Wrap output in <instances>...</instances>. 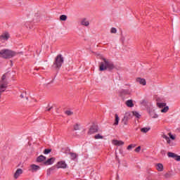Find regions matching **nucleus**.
<instances>
[{"instance_id": "nucleus-1", "label": "nucleus", "mask_w": 180, "mask_h": 180, "mask_svg": "<svg viewBox=\"0 0 180 180\" xmlns=\"http://www.w3.org/2000/svg\"><path fill=\"white\" fill-rule=\"evenodd\" d=\"M104 63H100V71H106V70H109V71H112V70L115 69V65L113 63L106 60V58H103Z\"/></svg>"}, {"instance_id": "nucleus-27", "label": "nucleus", "mask_w": 180, "mask_h": 180, "mask_svg": "<svg viewBox=\"0 0 180 180\" xmlns=\"http://www.w3.org/2000/svg\"><path fill=\"white\" fill-rule=\"evenodd\" d=\"M132 115L134 116H135V117H137L138 119H139V117L141 116L140 114L138 112H136V111L132 112Z\"/></svg>"}, {"instance_id": "nucleus-32", "label": "nucleus", "mask_w": 180, "mask_h": 180, "mask_svg": "<svg viewBox=\"0 0 180 180\" xmlns=\"http://www.w3.org/2000/svg\"><path fill=\"white\" fill-rule=\"evenodd\" d=\"M168 136H169V139H171V140H175V139H176L175 136L172 135V134H171V132H169L168 134Z\"/></svg>"}, {"instance_id": "nucleus-23", "label": "nucleus", "mask_w": 180, "mask_h": 180, "mask_svg": "<svg viewBox=\"0 0 180 180\" xmlns=\"http://www.w3.org/2000/svg\"><path fill=\"white\" fill-rule=\"evenodd\" d=\"M79 124L76 123L73 125V130H75V131H77V130H79Z\"/></svg>"}, {"instance_id": "nucleus-3", "label": "nucleus", "mask_w": 180, "mask_h": 180, "mask_svg": "<svg viewBox=\"0 0 180 180\" xmlns=\"http://www.w3.org/2000/svg\"><path fill=\"white\" fill-rule=\"evenodd\" d=\"M8 88V79H6V75H3L1 79L0 80V99L2 94L6 91Z\"/></svg>"}, {"instance_id": "nucleus-7", "label": "nucleus", "mask_w": 180, "mask_h": 180, "mask_svg": "<svg viewBox=\"0 0 180 180\" xmlns=\"http://www.w3.org/2000/svg\"><path fill=\"white\" fill-rule=\"evenodd\" d=\"M39 169H40V166L36 165H31L30 166L29 171H31V172H37V171H39Z\"/></svg>"}, {"instance_id": "nucleus-25", "label": "nucleus", "mask_w": 180, "mask_h": 180, "mask_svg": "<svg viewBox=\"0 0 180 180\" xmlns=\"http://www.w3.org/2000/svg\"><path fill=\"white\" fill-rule=\"evenodd\" d=\"M158 108H165V106H167V103H157Z\"/></svg>"}, {"instance_id": "nucleus-20", "label": "nucleus", "mask_w": 180, "mask_h": 180, "mask_svg": "<svg viewBox=\"0 0 180 180\" xmlns=\"http://www.w3.org/2000/svg\"><path fill=\"white\" fill-rule=\"evenodd\" d=\"M150 129L151 128L150 127H143L141 129V133L146 134V133H148V131H150Z\"/></svg>"}, {"instance_id": "nucleus-34", "label": "nucleus", "mask_w": 180, "mask_h": 180, "mask_svg": "<svg viewBox=\"0 0 180 180\" xmlns=\"http://www.w3.org/2000/svg\"><path fill=\"white\" fill-rule=\"evenodd\" d=\"M134 147H136V146L131 144L127 146V150H131V148H134Z\"/></svg>"}, {"instance_id": "nucleus-18", "label": "nucleus", "mask_w": 180, "mask_h": 180, "mask_svg": "<svg viewBox=\"0 0 180 180\" xmlns=\"http://www.w3.org/2000/svg\"><path fill=\"white\" fill-rule=\"evenodd\" d=\"M126 105L128 106V108H133L134 106V104L133 103V101L128 100L126 101Z\"/></svg>"}, {"instance_id": "nucleus-26", "label": "nucleus", "mask_w": 180, "mask_h": 180, "mask_svg": "<svg viewBox=\"0 0 180 180\" xmlns=\"http://www.w3.org/2000/svg\"><path fill=\"white\" fill-rule=\"evenodd\" d=\"M94 139H95L96 140L102 139H103V136H102V135L98 134H96V135L94 136Z\"/></svg>"}, {"instance_id": "nucleus-2", "label": "nucleus", "mask_w": 180, "mask_h": 180, "mask_svg": "<svg viewBox=\"0 0 180 180\" xmlns=\"http://www.w3.org/2000/svg\"><path fill=\"white\" fill-rule=\"evenodd\" d=\"M16 54L17 53L15 51H12L11 49H2L0 51V57L1 58H12V57H15Z\"/></svg>"}, {"instance_id": "nucleus-22", "label": "nucleus", "mask_w": 180, "mask_h": 180, "mask_svg": "<svg viewBox=\"0 0 180 180\" xmlns=\"http://www.w3.org/2000/svg\"><path fill=\"white\" fill-rule=\"evenodd\" d=\"M119 115L117 114H115V122L114 123L115 126H117V124H119Z\"/></svg>"}, {"instance_id": "nucleus-6", "label": "nucleus", "mask_w": 180, "mask_h": 180, "mask_svg": "<svg viewBox=\"0 0 180 180\" xmlns=\"http://www.w3.org/2000/svg\"><path fill=\"white\" fill-rule=\"evenodd\" d=\"M10 37L9 33L4 32L3 34L0 36V41H5L8 40Z\"/></svg>"}, {"instance_id": "nucleus-21", "label": "nucleus", "mask_w": 180, "mask_h": 180, "mask_svg": "<svg viewBox=\"0 0 180 180\" xmlns=\"http://www.w3.org/2000/svg\"><path fill=\"white\" fill-rule=\"evenodd\" d=\"M81 23L83 26H89V21L86 19L82 20Z\"/></svg>"}, {"instance_id": "nucleus-15", "label": "nucleus", "mask_w": 180, "mask_h": 180, "mask_svg": "<svg viewBox=\"0 0 180 180\" xmlns=\"http://www.w3.org/2000/svg\"><path fill=\"white\" fill-rule=\"evenodd\" d=\"M56 161V158H51L48 159L45 162V165H51L54 162Z\"/></svg>"}, {"instance_id": "nucleus-17", "label": "nucleus", "mask_w": 180, "mask_h": 180, "mask_svg": "<svg viewBox=\"0 0 180 180\" xmlns=\"http://www.w3.org/2000/svg\"><path fill=\"white\" fill-rule=\"evenodd\" d=\"M43 161H46V156L41 155L37 158V162H43Z\"/></svg>"}, {"instance_id": "nucleus-28", "label": "nucleus", "mask_w": 180, "mask_h": 180, "mask_svg": "<svg viewBox=\"0 0 180 180\" xmlns=\"http://www.w3.org/2000/svg\"><path fill=\"white\" fill-rule=\"evenodd\" d=\"M65 115H67L68 116H72V115H74V112L71 110H67L65 111Z\"/></svg>"}, {"instance_id": "nucleus-12", "label": "nucleus", "mask_w": 180, "mask_h": 180, "mask_svg": "<svg viewBox=\"0 0 180 180\" xmlns=\"http://www.w3.org/2000/svg\"><path fill=\"white\" fill-rule=\"evenodd\" d=\"M136 82H139L141 85H146L147 82L146 81V79H141L140 77L136 78Z\"/></svg>"}, {"instance_id": "nucleus-10", "label": "nucleus", "mask_w": 180, "mask_h": 180, "mask_svg": "<svg viewBox=\"0 0 180 180\" xmlns=\"http://www.w3.org/2000/svg\"><path fill=\"white\" fill-rule=\"evenodd\" d=\"M56 167L58 169L62 168L65 169V168H67V163L65 161H60L57 163Z\"/></svg>"}, {"instance_id": "nucleus-38", "label": "nucleus", "mask_w": 180, "mask_h": 180, "mask_svg": "<svg viewBox=\"0 0 180 180\" xmlns=\"http://www.w3.org/2000/svg\"><path fill=\"white\" fill-rule=\"evenodd\" d=\"M48 112H50V110H51V108H49L46 110Z\"/></svg>"}, {"instance_id": "nucleus-33", "label": "nucleus", "mask_w": 180, "mask_h": 180, "mask_svg": "<svg viewBox=\"0 0 180 180\" xmlns=\"http://www.w3.org/2000/svg\"><path fill=\"white\" fill-rule=\"evenodd\" d=\"M51 153V149H45L44 151V154H50Z\"/></svg>"}, {"instance_id": "nucleus-5", "label": "nucleus", "mask_w": 180, "mask_h": 180, "mask_svg": "<svg viewBox=\"0 0 180 180\" xmlns=\"http://www.w3.org/2000/svg\"><path fill=\"white\" fill-rule=\"evenodd\" d=\"M167 156L169 158H174L176 161H180V156L172 152H169Z\"/></svg>"}, {"instance_id": "nucleus-4", "label": "nucleus", "mask_w": 180, "mask_h": 180, "mask_svg": "<svg viewBox=\"0 0 180 180\" xmlns=\"http://www.w3.org/2000/svg\"><path fill=\"white\" fill-rule=\"evenodd\" d=\"M63 63H64V58L61 54H59L55 58V61L53 63V67L55 68H58V70H60V68H61Z\"/></svg>"}, {"instance_id": "nucleus-35", "label": "nucleus", "mask_w": 180, "mask_h": 180, "mask_svg": "<svg viewBox=\"0 0 180 180\" xmlns=\"http://www.w3.org/2000/svg\"><path fill=\"white\" fill-rule=\"evenodd\" d=\"M117 30L115 27H112L110 30V33H116Z\"/></svg>"}, {"instance_id": "nucleus-8", "label": "nucleus", "mask_w": 180, "mask_h": 180, "mask_svg": "<svg viewBox=\"0 0 180 180\" xmlns=\"http://www.w3.org/2000/svg\"><path fill=\"white\" fill-rule=\"evenodd\" d=\"M129 119H130V113H126L122 120V123H123L124 126H127V122H129Z\"/></svg>"}, {"instance_id": "nucleus-13", "label": "nucleus", "mask_w": 180, "mask_h": 180, "mask_svg": "<svg viewBox=\"0 0 180 180\" xmlns=\"http://www.w3.org/2000/svg\"><path fill=\"white\" fill-rule=\"evenodd\" d=\"M112 143L114 146H123L124 144V142H123V141L119 140H112Z\"/></svg>"}, {"instance_id": "nucleus-36", "label": "nucleus", "mask_w": 180, "mask_h": 180, "mask_svg": "<svg viewBox=\"0 0 180 180\" xmlns=\"http://www.w3.org/2000/svg\"><path fill=\"white\" fill-rule=\"evenodd\" d=\"M141 150V146H138L136 149L135 151L136 153H140V150Z\"/></svg>"}, {"instance_id": "nucleus-9", "label": "nucleus", "mask_w": 180, "mask_h": 180, "mask_svg": "<svg viewBox=\"0 0 180 180\" xmlns=\"http://www.w3.org/2000/svg\"><path fill=\"white\" fill-rule=\"evenodd\" d=\"M98 127L94 125L91 126L88 131V134H94L95 133H98Z\"/></svg>"}, {"instance_id": "nucleus-24", "label": "nucleus", "mask_w": 180, "mask_h": 180, "mask_svg": "<svg viewBox=\"0 0 180 180\" xmlns=\"http://www.w3.org/2000/svg\"><path fill=\"white\" fill-rule=\"evenodd\" d=\"M169 110V108L168 106H165L163 109L161 110L162 113H167L168 110Z\"/></svg>"}, {"instance_id": "nucleus-29", "label": "nucleus", "mask_w": 180, "mask_h": 180, "mask_svg": "<svg viewBox=\"0 0 180 180\" xmlns=\"http://www.w3.org/2000/svg\"><path fill=\"white\" fill-rule=\"evenodd\" d=\"M150 115L153 119H157V117H158V115L155 114V112H150Z\"/></svg>"}, {"instance_id": "nucleus-31", "label": "nucleus", "mask_w": 180, "mask_h": 180, "mask_svg": "<svg viewBox=\"0 0 180 180\" xmlns=\"http://www.w3.org/2000/svg\"><path fill=\"white\" fill-rule=\"evenodd\" d=\"M70 157L72 160H75V158H77V154L76 153H70Z\"/></svg>"}, {"instance_id": "nucleus-11", "label": "nucleus", "mask_w": 180, "mask_h": 180, "mask_svg": "<svg viewBox=\"0 0 180 180\" xmlns=\"http://www.w3.org/2000/svg\"><path fill=\"white\" fill-rule=\"evenodd\" d=\"M22 174L23 170L22 169H18L14 174V179H18V178H19V176H20V175H22Z\"/></svg>"}, {"instance_id": "nucleus-16", "label": "nucleus", "mask_w": 180, "mask_h": 180, "mask_svg": "<svg viewBox=\"0 0 180 180\" xmlns=\"http://www.w3.org/2000/svg\"><path fill=\"white\" fill-rule=\"evenodd\" d=\"M156 167H157L156 169L160 172H162V171H164V165H162V164L158 163V164L156 165Z\"/></svg>"}, {"instance_id": "nucleus-19", "label": "nucleus", "mask_w": 180, "mask_h": 180, "mask_svg": "<svg viewBox=\"0 0 180 180\" xmlns=\"http://www.w3.org/2000/svg\"><path fill=\"white\" fill-rule=\"evenodd\" d=\"M162 137V139H165V140H166L167 144H171V139H169V137H168V136L163 134Z\"/></svg>"}, {"instance_id": "nucleus-14", "label": "nucleus", "mask_w": 180, "mask_h": 180, "mask_svg": "<svg viewBox=\"0 0 180 180\" xmlns=\"http://www.w3.org/2000/svg\"><path fill=\"white\" fill-rule=\"evenodd\" d=\"M130 94H131V91H130L129 89L122 90L120 91L121 96H124L126 95H130Z\"/></svg>"}, {"instance_id": "nucleus-30", "label": "nucleus", "mask_w": 180, "mask_h": 180, "mask_svg": "<svg viewBox=\"0 0 180 180\" xmlns=\"http://www.w3.org/2000/svg\"><path fill=\"white\" fill-rule=\"evenodd\" d=\"M60 20H63V21L67 20V15H60Z\"/></svg>"}, {"instance_id": "nucleus-37", "label": "nucleus", "mask_w": 180, "mask_h": 180, "mask_svg": "<svg viewBox=\"0 0 180 180\" xmlns=\"http://www.w3.org/2000/svg\"><path fill=\"white\" fill-rule=\"evenodd\" d=\"M20 98H22V99H23V98H25V95L20 94Z\"/></svg>"}]
</instances>
